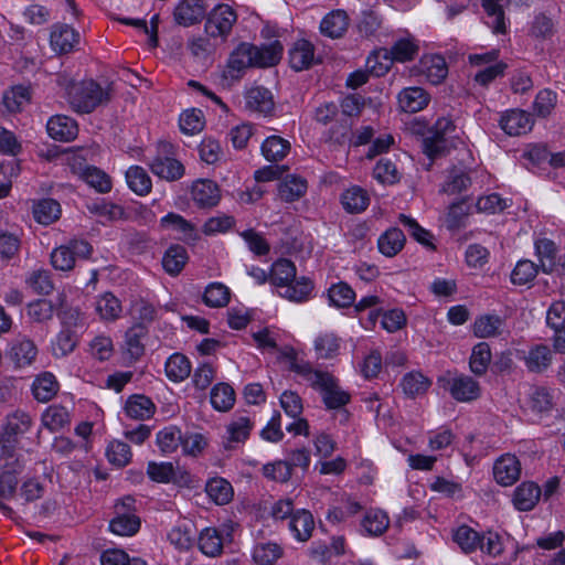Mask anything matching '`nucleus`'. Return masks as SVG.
I'll list each match as a JSON object with an SVG mask.
<instances>
[{
    "label": "nucleus",
    "instance_id": "a19ab883",
    "mask_svg": "<svg viewBox=\"0 0 565 565\" xmlns=\"http://www.w3.org/2000/svg\"><path fill=\"white\" fill-rule=\"evenodd\" d=\"M160 226L163 230L173 231L183 239H191L195 236L194 226L183 216L173 212L168 213L160 220Z\"/></svg>",
    "mask_w": 565,
    "mask_h": 565
},
{
    "label": "nucleus",
    "instance_id": "f8f14e48",
    "mask_svg": "<svg viewBox=\"0 0 565 565\" xmlns=\"http://www.w3.org/2000/svg\"><path fill=\"white\" fill-rule=\"evenodd\" d=\"M445 388H447L452 398L458 402H471L477 399L481 394L479 382L465 374L447 379Z\"/></svg>",
    "mask_w": 565,
    "mask_h": 565
},
{
    "label": "nucleus",
    "instance_id": "f3484780",
    "mask_svg": "<svg viewBox=\"0 0 565 565\" xmlns=\"http://www.w3.org/2000/svg\"><path fill=\"white\" fill-rule=\"evenodd\" d=\"M430 102V95L422 87L412 86L402 89L397 95L398 108L408 114H415L424 108Z\"/></svg>",
    "mask_w": 565,
    "mask_h": 565
},
{
    "label": "nucleus",
    "instance_id": "4be33fe9",
    "mask_svg": "<svg viewBox=\"0 0 565 565\" xmlns=\"http://www.w3.org/2000/svg\"><path fill=\"white\" fill-rule=\"evenodd\" d=\"M315 526L313 515L306 509L296 510V514L292 515L288 523V529L292 537L298 542L309 541Z\"/></svg>",
    "mask_w": 565,
    "mask_h": 565
},
{
    "label": "nucleus",
    "instance_id": "2f4dec72",
    "mask_svg": "<svg viewBox=\"0 0 565 565\" xmlns=\"http://www.w3.org/2000/svg\"><path fill=\"white\" fill-rule=\"evenodd\" d=\"M482 8L491 21L487 24L494 33H505L507 25L504 20V8L510 3L509 0H481Z\"/></svg>",
    "mask_w": 565,
    "mask_h": 565
},
{
    "label": "nucleus",
    "instance_id": "4c0bfd02",
    "mask_svg": "<svg viewBox=\"0 0 565 565\" xmlns=\"http://www.w3.org/2000/svg\"><path fill=\"white\" fill-rule=\"evenodd\" d=\"M405 244V235L397 227L388 228L377 241L379 250L387 256L393 257L402 250Z\"/></svg>",
    "mask_w": 565,
    "mask_h": 565
},
{
    "label": "nucleus",
    "instance_id": "de8ad7c7",
    "mask_svg": "<svg viewBox=\"0 0 565 565\" xmlns=\"http://www.w3.org/2000/svg\"><path fill=\"white\" fill-rule=\"evenodd\" d=\"M164 370L171 381L181 382L190 375L191 363L185 355L174 353L167 360Z\"/></svg>",
    "mask_w": 565,
    "mask_h": 565
},
{
    "label": "nucleus",
    "instance_id": "39448f33",
    "mask_svg": "<svg viewBox=\"0 0 565 565\" xmlns=\"http://www.w3.org/2000/svg\"><path fill=\"white\" fill-rule=\"evenodd\" d=\"M418 43L414 38L407 36L398 39L394 42L390 50H381L366 60V65L375 73L376 76L383 75L387 70L388 65H381L379 70L375 67V63L380 57L385 58L388 62L395 61L404 63L412 61L418 54Z\"/></svg>",
    "mask_w": 565,
    "mask_h": 565
},
{
    "label": "nucleus",
    "instance_id": "49530a36",
    "mask_svg": "<svg viewBox=\"0 0 565 565\" xmlns=\"http://www.w3.org/2000/svg\"><path fill=\"white\" fill-rule=\"evenodd\" d=\"M313 285L307 278L296 279L285 285L279 292L281 297L295 301V302H303L309 299V296L312 291Z\"/></svg>",
    "mask_w": 565,
    "mask_h": 565
},
{
    "label": "nucleus",
    "instance_id": "4468645a",
    "mask_svg": "<svg viewBox=\"0 0 565 565\" xmlns=\"http://www.w3.org/2000/svg\"><path fill=\"white\" fill-rule=\"evenodd\" d=\"M499 124L509 136H521L532 130L534 121L527 111L514 108L503 113Z\"/></svg>",
    "mask_w": 565,
    "mask_h": 565
},
{
    "label": "nucleus",
    "instance_id": "dca6fc26",
    "mask_svg": "<svg viewBox=\"0 0 565 565\" xmlns=\"http://www.w3.org/2000/svg\"><path fill=\"white\" fill-rule=\"evenodd\" d=\"M206 13L204 0H182L173 11L174 21L182 26L199 23Z\"/></svg>",
    "mask_w": 565,
    "mask_h": 565
},
{
    "label": "nucleus",
    "instance_id": "f704fd0d",
    "mask_svg": "<svg viewBox=\"0 0 565 565\" xmlns=\"http://www.w3.org/2000/svg\"><path fill=\"white\" fill-rule=\"evenodd\" d=\"M153 174L167 181H175L183 177V164L173 158H157L150 164Z\"/></svg>",
    "mask_w": 565,
    "mask_h": 565
},
{
    "label": "nucleus",
    "instance_id": "bb28decb",
    "mask_svg": "<svg viewBox=\"0 0 565 565\" xmlns=\"http://www.w3.org/2000/svg\"><path fill=\"white\" fill-rule=\"evenodd\" d=\"M390 525L386 512L380 509L369 510L361 520V531L364 535L381 536Z\"/></svg>",
    "mask_w": 565,
    "mask_h": 565
},
{
    "label": "nucleus",
    "instance_id": "e433bc0d",
    "mask_svg": "<svg viewBox=\"0 0 565 565\" xmlns=\"http://www.w3.org/2000/svg\"><path fill=\"white\" fill-rule=\"evenodd\" d=\"M262 154L267 161H281L290 151V142L280 136L267 137L260 147Z\"/></svg>",
    "mask_w": 565,
    "mask_h": 565
},
{
    "label": "nucleus",
    "instance_id": "423d86ee",
    "mask_svg": "<svg viewBox=\"0 0 565 565\" xmlns=\"http://www.w3.org/2000/svg\"><path fill=\"white\" fill-rule=\"evenodd\" d=\"M236 22V11L231 6L221 3L206 14L204 32L223 44L227 41Z\"/></svg>",
    "mask_w": 565,
    "mask_h": 565
},
{
    "label": "nucleus",
    "instance_id": "c03bdc74",
    "mask_svg": "<svg viewBox=\"0 0 565 565\" xmlns=\"http://www.w3.org/2000/svg\"><path fill=\"white\" fill-rule=\"evenodd\" d=\"M491 349L487 342H479L472 348V352L469 359L470 371L481 376L487 373L489 364L491 362Z\"/></svg>",
    "mask_w": 565,
    "mask_h": 565
},
{
    "label": "nucleus",
    "instance_id": "72a5a7b5",
    "mask_svg": "<svg viewBox=\"0 0 565 565\" xmlns=\"http://www.w3.org/2000/svg\"><path fill=\"white\" fill-rule=\"evenodd\" d=\"M156 406L152 401L145 395L130 396L125 405V413L129 418L145 420L154 414Z\"/></svg>",
    "mask_w": 565,
    "mask_h": 565
},
{
    "label": "nucleus",
    "instance_id": "a18cd8bd",
    "mask_svg": "<svg viewBox=\"0 0 565 565\" xmlns=\"http://www.w3.org/2000/svg\"><path fill=\"white\" fill-rule=\"evenodd\" d=\"M146 333L147 330L142 323H135L126 331L125 348L131 359L137 360L143 354L142 339L146 337Z\"/></svg>",
    "mask_w": 565,
    "mask_h": 565
},
{
    "label": "nucleus",
    "instance_id": "f03ea898",
    "mask_svg": "<svg viewBox=\"0 0 565 565\" xmlns=\"http://www.w3.org/2000/svg\"><path fill=\"white\" fill-rule=\"evenodd\" d=\"M290 371L305 380L315 391H318L328 409H338L345 406L350 394L338 383V380L328 371L315 369L309 362L292 359Z\"/></svg>",
    "mask_w": 565,
    "mask_h": 565
},
{
    "label": "nucleus",
    "instance_id": "338daca9",
    "mask_svg": "<svg viewBox=\"0 0 565 565\" xmlns=\"http://www.w3.org/2000/svg\"><path fill=\"white\" fill-rule=\"evenodd\" d=\"M328 297L331 305L347 308L354 302L355 292L348 284L341 281L329 288Z\"/></svg>",
    "mask_w": 565,
    "mask_h": 565
},
{
    "label": "nucleus",
    "instance_id": "aec40b11",
    "mask_svg": "<svg viewBox=\"0 0 565 565\" xmlns=\"http://www.w3.org/2000/svg\"><path fill=\"white\" fill-rule=\"evenodd\" d=\"M9 355L18 367H25L35 360L38 348L31 339L18 335L10 344Z\"/></svg>",
    "mask_w": 565,
    "mask_h": 565
},
{
    "label": "nucleus",
    "instance_id": "1a4fd4ad",
    "mask_svg": "<svg viewBox=\"0 0 565 565\" xmlns=\"http://www.w3.org/2000/svg\"><path fill=\"white\" fill-rule=\"evenodd\" d=\"M254 423L247 415H236L226 425L221 437V445L225 451L238 449L249 438Z\"/></svg>",
    "mask_w": 565,
    "mask_h": 565
},
{
    "label": "nucleus",
    "instance_id": "c9c22d12",
    "mask_svg": "<svg viewBox=\"0 0 565 565\" xmlns=\"http://www.w3.org/2000/svg\"><path fill=\"white\" fill-rule=\"evenodd\" d=\"M341 203L347 212L361 213L369 206L370 198L364 189L353 185L342 193Z\"/></svg>",
    "mask_w": 565,
    "mask_h": 565
},
{
    "label": "nucleus",
    "instance_id": "4d7b16f0",
    "mask_svg": "<svg viewBox=\"0 0 565 565\" xmlns=\"http://www.w3.org/2000/svg\"><path fill=\"white\" fill-rule=\"evenodd\" d=\"M431 382L419 372H409L402 379L401 386L408 397H416L426 393Z\"/></svg>",
    "mask_w": 565,
    "mask_h": 565
},
{
    "label": "nucleus",
    "instance_id": "6e6552de",
    "mask_svg": "<svg viewBox=\"0 0 565 565\" xmlns=\"http://www.w3.org/2000/svg\"><path fill=\"white\" fill-rule=\"evenodd\" d=\"M92 246L83 239H72L65 245L54 248L51 253V264L56 270L70 271L76 259H84L92 254Z\"/></svg>",
    "mask_w": 565,
    "mask_h": 565
},
{
    "label": "nucleus",
    "instance_id": "7c9ffc66",
    "mask_svg": "<svg viewBox=\"0 0 565 565\" xmlns=\"http://www.w3.org/2000/svg\"><path fill=\"white\" fill-rule=\"evenodd\" d=\"M527 406L536 414L550 413L554 407L553 391L545 386H533L527 394Z\"/></svg>",
    "mask_w": 565,
    "mask_h": 565
},
{
    "label": "nucleus",
    "instance_id": "ddd939ff",
    "mask_svg": "<svg viewBox=\"0 0 565 565\" xmlns=\"http://www.w3.org/2000/svg\"><path fill=\"white\" fill-rule=\"evenodd\" d=\"M535 250L544 273L563 271L565 256L559 254L555 243L547 238L535 242Z\"/></svg>",
    "mask_w": 565,
    "mask_h": 565
},
{
    "label": "nucleus",
    "instance_id": "09e8293b",
    "mask_svg": "<svg viewBox=\"0 0 565 565\" xmlns=\"http://www.w3.org/2000/svg\"><path fill=\"white\" fill-rule=\"evenodd\" d=\"M552 363V352L546 345H535L525 356V365L529 371L541 373Z\"/></svg>",
    "mask_w": 565,
    "mask_h": 565
},
{
    "label": "nucleus",
    "instance_id": "a878e982",
    "mask_svg": "<svg viewBox=\"0 0 565 565\" xmlns=\"http://www.w3.org/2000/svg\"><path fill=\"white\" fill-rule=\"evenodd\" d=\"M245 105L252 111L268 115L274 109L273 95L265 87H252L245 94Z\"/></svg>",
    "mask_w": 565,
    "mask_h": 565
},
{
    "label": "nucleus",
    "instance_id": "8fccbe9b",
    "mask_svg": "<svg viewBox=\"0 0 565 565\" xmlns=\"http://www.w3.org/2000/svg\"><path fill=\"white\" fill-rule=\"evenodd\" d=\"M481 535L468 525H460L452 531V540L460 550L468 554L478 550Z\"/></svg>",
    "mask_w": 565,
    "mask_h": 565
},
{
    "label": "nucleus",
    "instance_id": "f257e3e1",
    "mask_svg": "<svg viewBox=\"0 0 565 565\" xmlns=\"http://www.w3.org/2000/svg\"><path fill=\"white\" fill-rule=\"evenodd\" d=\"M57 84L64 90L70 107L77 114H90L111 98L110 85L103 86L92 78L75 82L66 75H58Z\"/></svg>",
    "mask_w": 565,
    "mask_h": 565
},
{
    "label": "nucleus",
    "instance_id": "58836bf2",
    "mask_svg": "<svg viewBox=\"0 0 565 565\" xmlns=\"http://www.w3.org/2000/svg\"><path fill=\"white\" fill-rule=\"evenodd\" d=\"M307 191V181L298 175H287L278 186V193L282 201L294 202L300 199Z\"/></svg>",
    "mask_w": 565,
    "mask_h": 565
},
{
    "label": "nucleus",
    "instance_id": "9d476101",
    "mask_svg": "<svg viewBox=\"0 0 565 565\" xmlns=\"http://www.w3.org/2000/svg\"><path fill=\"white\" fill-rule=\"evenodd\" d=\"M454 131L455 125L450 118H438L430 130V137L425 139V152L430 158L443 154L448 148V137Z\"/></svg>",
    "mask_w": 565,
    "mask_h": 565
},
{
    "label": "nucleus",
    "instance_id": "b1692460",
    "mask_svg": "<svg viewBox=\"0 0 565 565\" xmlns=\"http://www.w3.org/2000/svg\"><path fill=\"white\" fill-rule=\"evenodd\" d=\"M71 424L70 411L60 404H52L41 416V425L51 433H56Z\"/></svg>",
    "mask_w": 565,
    "mask_h": 565
},
{
    "label": "nucleus",
    "instance_id": "9b49d317",
    "mask_svg": "<svg viewBox=\"0 0 565 565\" xmlns=\"http://www.w3.org/2000/svg\"><path fill=\"white\" fill-rule=\"evenodd\" d=\"M412 74L424 76L428 83L438 85L447 77L448 66L441 55L426 54L412 68Z\"/></svg>",
    "mask_w": 565,
    "mask_h": 565
},
{
    "label": "nucleus",
    "instance_id": "5701e85b",
    "mask_svg": "<svg viewBox=\"0 0 565 565\" xmlns=\"http://www.w3.org/2000/svg\"><path fill=\"white\" fill-rule=\"evenodd\" d=\"M350 19L344 10H333L320 22V31L330 39L342 38L349 28Z\"/></svg>",
    "mask_w": 565,
    "mask_h": 565
},
{
    "label": "nucleus",
    "instance_id": "ea45409f",
    "mask_svg": "<svg viewBox=\"0 0 565 565\" xmlns=\"http://www.w3.org/2000/svg\"><path fill=\"white\" fill-rule=\"evenodd\" d=\"M126 181L129 189L140 196L150 193L152 188L149 174L139 166H131L126 171Z\"/></svg>",
    "mask_w": 565,
    "mask_h": 565
},
{
    "label": "nucleus",
    "instance_id": "bf43d9fd",
    "mask_svg": "<svg viewBox=\"0 0 565 565\" xmlns=\"http://www.w3.org/2000/svg\"><path fill=\"white\" fill-rule=\"evenodd\" d=\"M341 339L332 332L319 334L315 340V350L320 359H332L340 351Z\"/></svg>",
    "mask_w": 565,
    "mask_h": 565
},
{
    "label": "nucleus",
    "instance_id": "37998d69",
    "mask_svg": "<svg viewBox=\"0 0 565 565\" xmlns=\"http://www.w3.org/2000/svg\"><path fill=\"white\" fill-rule=\"evenodd\" d=\"M186 262L188 253L181 245L170 246L162 257L163 269L171 276L180 274Z\"/></svg>",
    "mask_w": 565,
    "mask_h": 565
},
{
    "label": "nucleus",
    "instance_id": "c85d7f7f",
    "mask_svg": "<svg viewBox=\"0 0 565 565\" xmlns=\"http://www.w3.org/2000/svg\"><path fill=\"white\" fill-rule=\"evenodd\" d=\"M541 493L540 487L534 482H523L514 490V507L519 511H530L539 502Z\"/></svg>",
    "mask_w": 565,
    "mask_h": 565
},
{
    "label": "nucleus",
    "instance_id": "774afa93",
    "mask_svg": "<svg viewBox=\"0 0 565 565\" xmlns=\"http://www.w3.org/2000/svg\"><path fill=\"white\" fill-rule=\"evenodd\" d=\"M106 456L111 465L122 468L130 462L132 454L128 444L120 440H113L106 449Z\"/></svg>",
    "mask_w": 565,
    "mask_h": 565
},
{
    "label": "nucleus",
    "instance_id": "0e129e2a",
    "mask_svg": "<svg viewBox=\"0 0 565 565\" xmlns=\"http://www.w3.org/2000/svg\"><path fill=\"white\" fill-rule=\"evenodd\" d=\"M34 218L41 224H51L61 215V205L53 199L41 200L33 210Z\"/></svg>",
    "mask_w": 565,
    "mask_h": 565
},
{
    "label": "nucleus",
    "instance_id": "c756f323",
    "mask_svg": "<svg viewBox=\"0 0 565 565\" xmlns=\"http://www.w3.org/2000/svg\"><path fill=\"white\" fill-rule=\"evenodd\" d=\"M503 329L504 320L497 315L480 316L473 323V334L480 339L500 337Z\"/></svg>",
    "mask_w": 565,
    "mask_h": 565
},
{
    "label": "nucleus",
    "instance_id": "6e6d98bb",
    "mask_svg": "<svg viewBox=\"0 0 565 565\" xmlns=\"http://www.w3.org/2000/svg\"><path fill=\"white\" fill-rule=\"evenodd\" d=\"M81 178L99 193H107L111 190L110 177L96 167H85L81 172Z\"/></svg>",
    "mask_w": 565,
    "mask_h": 565
},
{
    "label": "nucleus",
    "instance_id": "412c9836",
    "mask_svg": "<svg viewBox=\"0 0 565 565\" xmlns=\"http://www.w3.org/2000/svg\"><path fill=\"white\" fill-rule=\"evenodd\" d=\"M191 196L194 203L200 207H212L221 199L217 184L207 179L196 180L192 184Z\"/></svg>",
    "mask_w": 565,
    "mask_h": 565
},
{
    "label": "nucleus",
    "instance_id": "052dcab7",
    "mask_svg": "<svg viewBox=\"0 0 565 565\" xmlns=\"http://www.w3.org/2000/svg\"><path fill=\"white\" fill-rule=\"evenodd\" d=\"M78 339L74 331L68 328L62 329L52 341V353L56 358H63L72 353Z\"/></svg>",
    "mask_w": 565,
    "mask_h": 565
},
{
    "label": "nucleus",
    "instance_id": "864d4df0",
    "mask_svg": "<svg viewBox=\"0 0 565 565\" xmlns=\"http://www.w3.org/2000/svg\"><path fill=\"white\" fill-rule=\"evenodd\" d=\"M269 278L273 285L282 288L296 278L295 264L286 258L276 260L271 266Z\"/></svg>",
    "mask_w": 565,
    "mask_h": 565
},
{
    "label": "nucleus",
    "instance_id": "3c124183",
    "mask_svg": "<svg viewBox=\"0 0 565 565\" xmlns=\"http://www.w3.org/2000/svg\"><path fill=\"white\" fill-rule=\"evenodd\" d=\"M140 519L135 513H121L110 521L109 529L113 533L121 536H130L138 532Z\"/></svg>",
    "mask_w": 565,
    "mask_h": 565
},
{
    "label": "nucleus",
    "instance_id": "cd10ccee",
    "mask_svg": "<svg viewBox=\"0 0 565 565\" xmlns=\"http://www.w3.org/2000/svg\"><path fill=\"white\" fill-rule=\"evenodd\" d=\"M315 58V47L307 40H298L289 51V63L295 71L309 68Z\"/></svg>",
    "mask_w": 565,
    "mask_h": 565
},
{
    "label": "nucleus",
    "instance_id": "20e7f679",
    "mask_svg": "<svg viewBox=\"0 0 565 565\" xmlns=\"http://www.w3.org/2000/svg\"><path fill=\"white\" fill-rule=\"evenodd\" d=\"M32 426L31 416L22 411H17L7 416L3 430L0 434V454L2 460L12 459V457L22 458L17 447L19 436L25 434Z\"/></svg>",
    "mask_w": 565,
    "mask_h": 565
},
{
    "label": "nucleus",
    "instance_id": "0eeeda50",
    "mask_svg": "<svg viewBox=\"0 0 565 565\" xmlns=\"http://www.w3.org/2000/svg\"><path fill=\"white\" fill-rule=\"evenodd\" d=\"M24 463L22 458L12 457V459L2 460V454H0V512L11 518L13 515V510L2 500H10L14 498L17 486H18V475H20L23 470Z\"/></svg>",
    "mask_w": 565,
    "mask_h": 565
},
{
    "label": "nucleus",
    "instance_id": "a211bd4d",
    "mask_svg": "<svg viewBox=\"0 0 565 565\" xmlns=\"http://www.w3.org/2000/svg\"><path fill=\"white\" fill-rule=\"evenodd\" d=\"M521 475V465L514 455L501 456L493 466V476L498 483L508 487L518 481Z\"/></svg>",
    "mask_w": 565,
    "mask_h": 565
},
{
    "label": "nucleus",
    "instance_id": "473e14b6",
    "mask_svg": "<svg viewBox=\"0 0 565 565\" xmlns=\"http://www.w3.org/2000/svg\"><path fill=\"white\" fill-rule=\"evenodd\" d=\"M58 391V383L56 377L50 373L44 372L35 377L32 384V393L38 402L46 403L51 401Z\"/></svg>",
    "mask_w": 565,
    "mask_h": 565
},
{
    "label": "nucleus",
    "instance_id": "2eb2a0df",
    "mask_svg": "<svg viewBox=\"0 0 565 565\" xmlns=\"http://www.w3.org/2000/svg\"><path fill=\"white\" fill-rule=\"evenodd\" d=\"M81 35L72 26L57 23L52 26L50 43L53 51L64 54L72 52L79 44Z\"/></svg>",
    "mask_w": 565,
    "mask_h": 565
},
{
    "label": "nucleus",
    "instance_id": "603ef678",
    "mask_svg": "<svg viewBox=\"0 0 565 565\" xmlns=\"http://www.w3.org/2000/svg\"><path fill=\"white\" fill-rule=\"evenodd\" d=\"M211 404L218 412H227L235 403V392L226 383L216 384L211 391Z\"/></svg>",
    "mask_w": 565,
    "mask_h": 565
},
{
    "label": "nucleus",
    "instance_id": "13d9d810",
    "mask_svg": "<svg viewBox=\"0 0 565 565\" xmlns=\"http://www.w3.org/2000/svg\"><path fill=\"white\" fill-rule=\"evenodd\" d=\"M199 547L207 556L221 554L223 548V539L215 527L204 529L199 536Z\"/></svg>",
    "mask_w": 565,
    "mask_h": 565
},
{
    "label": "nucleus",
    "instance_id": "6ab92c4d",
    "mask_svg": "<svg viewBox=\"0 0 565 565\" xmlns=\"http://www.w3.org/2000/svg\"><path fill=\"white\" fill-rule=\"evenodd\" d=\"M46 130L51 138L68 142L77 137L78 125L75 119L68 116L55 115L47 120Z\"/></svg>",
    "mask_w": 565,
    "mask_h": 565
},
{
    "label": "nucleus",
    "instance_id": "7ed1b4c3",
    "mask_svg": "<svg viewBox=\"0 0 565 565\" xmlns=\"http://www.w3.org/2000/svg\"><path fill=\"white\" fill-rule=\"evenodd\" d=\"M282 50V44L278 40L262 46L239 43L228 57L227 68L232 76H238L249 67L274 66L280 61Z\"/></svg>",
    "mask_w": 565,
    "mask_h": 565
},
{
    "label": "nucleus",
    "instance_id": "680f3d73",
    "mask_svg": "<svg viewBox=\"0 0 565 565\" xmlns=\"http://www.w3.org/2000/svg\"><path fill=\"white\" fill-rule=\"evenodd\" d=\"M30 100V90L23 85L13 86L2 96L4 107L9 113H18Z\"/></svg>",
    "mask_w": 565,
    "mask_h": 565
},
{
    "label": "nucleus",
    "instance_id": "5fc2aeb1",
    "mask_svg": "<svg viewBox=\"0 0 565 565\" xmlns=\"http://www.w3.org/2000/svg\"><path fill=\"white\" fill-rule=\"evenodd\" d=\"M157 445L162 454L174 452L182 443V433L177 426H167L157 433Z\"/></svg>",
    "mask_w": 565,
    "mask_h": 565
},
{
    "label": "nucleus",
    "instance_id": "79ce46f5",
    "mask_svg": "<svg viewBox=\"0 0 565 565\" xmlns=\"http://www.w3.org/2000/svg\"><path fill=\"white\" fill-rule=\"evenodd\" d=\"M209 498L218 505L227 504L233 499V487L224 478H212L205 486Z\"/></svg>",
    "mask_w": 565,
    "mask_h": 565
},
{
    "label": "nucleus",
    "instance_id": "e2e57ef3",
    "mask_svg": "<svg viewBox=\"0 0 565 565\" xmlns=\"http://www.w3.org/2000/svg\"><path fill=\"white\" fill-rule=\"evenodd\" d=\"M231 298L230 289L222 282H211L204 291L203 301L211 308L225 307Z\"/></svg>",
    "mask_w": 565,
    "mask_h": 565
},
{
    "label": "nucleus",
    "instance_id": "393cba45",
    "mask_svg": "<svg viewBox=\"0 0 565 565\" xmlns=\"http://www.w3.org/2000/svg\"><path fill=\"white\" fill-rule=\"evenodd\" d=\"M95 312L100 320L114 322L121 316V301L114 294L104 292L95 299Z\"/></svg>",
    "mask_w": 565,
    "mask_h": 565
},
{
    "label": "nucleus",
    "instance_id": "69168bd1",
    "mask_svg": "<svg viewBox=\"0 0 565 565\" xmlns=\"http://www.w3.org/2000/svg\"><path fill=\"white\" fill-rule=\"evenodd\" d=\"M25 284L40 295H49L54 289L50 271L42 268L29 273Z\"/></svg>",
    "mask_w": 565,
    "mask_h": 565
}]
</instances>
